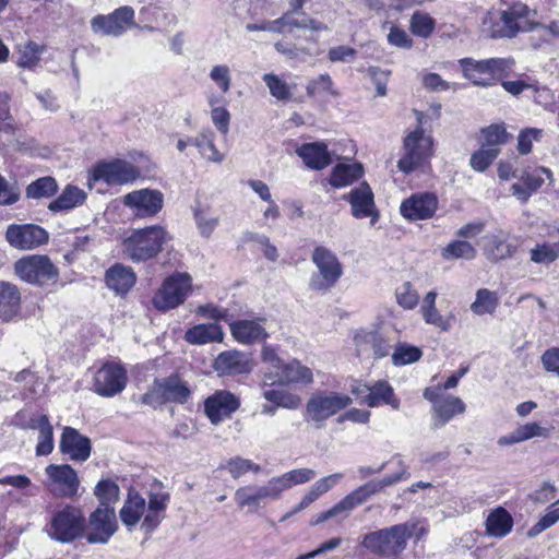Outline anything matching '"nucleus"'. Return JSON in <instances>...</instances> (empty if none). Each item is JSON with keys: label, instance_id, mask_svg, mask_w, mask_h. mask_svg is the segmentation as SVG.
Wrapping results in <instances>:
<instances>
[{"label": "nucleus", "instance_id": "f257e3e1", "mask_svg": "<svg viewBox=\"0 0 559 559\" xmlns=\"http://www.w3.org/2000/svg\"><path fill=\"white\" fill-rule=\"evenodd\" d=\"M168 239L167 231L159 225L134 229L123 239L122 252L134 263L145 262L156 257Z\"/></svg>", "mask_w": 559, "mask_h": 559}, {"label": "nucleus", "instance_id": "f03ea898", "mask_svg": "<svg viewBox=\"0 0 559 559\" xmlns=\"http://www.w3.org/2000/svg\"><path fill=\"white\" fill-rule=\"evenodd\" d=\"M412 527L402 523L370 532L362 536L360 544L376 556L395 557L406 548L413 533Z\"/></svg>", "mask_w": 559, "mask_h": 559}, {"label": "nucleus", "instance_id": "7ed1b4c3", "mask_svg": "<svg viewBox=\"0 0 559 559\" xmlns=\"http://www.w3.org/2000/svg\"><path fill=\"white\" fill-rule=\"evenodd\" d=\"M85 526L86 521L82 510L66 504L51 516L46 532L51 539L69 544L83 535Z\"/></svg>", "mask_w": 559, "mask_h": 559}, {"label": "nucleus", "instance_id": "20e7f679", "mask_svg": "<svg viewBox=\"0 0 559 559\" xmlns=\"http://www.w3.org/2000/svg\"><path fill=\"white\" fill-rule=\"evenodd\" d=\"M311 260L318 273L310 278V289L326 292L333 288L343 275V266L336 254L332 250L319 246L313 249Z\"/></svg>", "mask_w": 559, "mask_h": 559}, {"label": "nucleus", "instance_id": "39448f33", "mask_svg": "<svg viewBox=\"0 0 559 559\" xmlns=\"http://www.w3.org/2000/svg\"><path fill=\"white\" fill-rule=\"evenodd\" d=\"M192 286V278L187 273H175L166 277L155 293L152 304L159 311H168L182 305Z\"/></svg>", "mask_w": 559, "mask_h": 559}, {"label": "nucleus", "instance_id": "423d86ee", "mask_svg": "<svg viewBox=\"0 0 559 559\" xmlns=\"http://www.w3.org/2000/svg\"><path fill=\"white\" fill-rule=\"evenodd\" d=\"M352 399L342 393L318 391L313 393L306 404V414L309 420L321 428L324 421L340 411L346 408Z\"/></svg>", "mask_w": 559, "mask_h": 559}, {"label": "nucleus", "instance_id": "0eeeda50", "mask_svg": "<svg viewBox=\"0 0 559 559\" xmlns=\"http://www.w3.org/2000/svg\"><path fill=\"white\" fill-rule=\"evenodd\" d=\"M16 275L24 282L33 285L55 283L59 273L56 265L47 255H28L14 264Z\"/></svg>", "mask_w": 559, "mask_h": 559}, {"label": "nucleus", "instance_id": "6e6552de", "mask_svg": "<svg viewBox=\"0 0 559 559\" xmlns=\"http://www.w3.org/2000/svg\"><path fill=\"white\" fill-rule=\"evenodd\" d=\"M432 150V140L425 136L424 131L418 129L411 132L404 139V156L397 162V168L409 174L420 166L430 155Z\"/></svg>", "mask_w": 559, "mask_h": 559}, {"label": "nucleus", "instance_id": "1a4fd4ad", "mask_svg": "<svg viewBox=\"0 0 559 559\" xmlns=\"http://www.w3.org/2000/svg\"><path fill=\"white\" fill-rule=\"evenodd\" d=\"M128 382L126 368L116 361L105 362L94 376V391L103 397L121 393Z\"/></svg>", "mask_w": 559, "mask_h": 559}, {"label": "nucleus", "instance_id": "9d476101", "mask_svg": "<svg viewBox=\"0 0 559 559\" xmlns=\"http://www.w3.org/2000/svg\"><path fill=\"white\" fill-rule=\"evenodd\" d=\"M134 10L124 5L107 15H96L91 21V28L95 34L105 36H120L128 26L133 24Z\"/></svg>", "mask_w": 559, "mask_h": 559}, {"label": "nucleus", "instance_id": "9b49d317", "mask_svg": "<svg viewBox=\"0 0 559 559\" xmlns=\"http://www.w3.org/2000/svg\"><path fill=\"white\" fill-rule=\"evenodd\" d=\"M88 527L90 544H107L118 527L114 507H98L90 515Z\"/></svg>", "mask_w": 559, "mask_h": 559}, {"label": "nucleus", "instance_id": "f8f14e48", "mask_svg": "<svg viewBox=\"0 0 559 559\" xmlns=\"http://www.w3.org/2000/svg\"><path fill=\"white\" fill-rule=\"evenodd\" d=\"M139 173L129 162L115 159L98 163L93 170L92 179L107 185H124L136 179Z\"/></svg>", "mask_w": 559, "mask_h": 559}, {"label": "nucleus", "instance_id": "ddd939ff", "mask_svg": "<svg viewBox=\"0 0 559 559\" xmlns=\"http://www.w3.org/2000/svg\"><path fill=\"white\" fill-rule=\"evenodd\" d=\"M123 204L136 217H152L162 210L164 195L158 190H135L123 197Z\"/></svg>", "mask_w": 559, "mask_h": 559}, {"label": "nucleus", "instance_id": "4468645a", "mask_svg": "<svg viewBox=\"0 0 559 559\" xmlns=\"http://www.w3.org/2000/svg\"><path fill=\"white\" fill-rule=\"evenodd\" d=\"M283 492L278 477H273L263 486L238 488L235 492V501L240 508L259 506L264 500H278Z\"/></svg>", "mask_w": 559, "mask_h": 559}, {"label": "nucleus", "instance_id": "2eb2a0df", "mask_svg": "<svg viewBox=\"0 0 559 559\" xmlns=\"http://www.w3.org/2000/svg\"><path fill=\"white\" fill-rule=\"evenodd\" d=\"M45 472L55 485L52 491L57 497L72 499L78 496L81 481L72 466L49 464Z\"/></svg>", "mask_w": 559, "mask_h": 559}, {"label": "nucleus", "instance_id": "dca6fc26", "mask_svg": "<svg viewBox=\"0 0 559 559\" xmlns=\"http://www.w3.org/2000/svg\"><path fill=\"white\" fill-rule=\"evenodd\" d=\"M5 239L16 249L28 250L46 243L48 233L35 224H12L7 229Z\"/></svg>", "mask_w": 559, "mask_h": 559}, {"label": "nucleus", "instance_id": "f3484780", "mask_svg": "<svg viewBox=\"0 0 559 559\" xmlns=\"http://www.w3.org/2000/svg\"><path fill=\"white\" fill-rule=\"evenodd\" d=\"M240 407V399L226 390H218L204 401V413L212 425H218Z\"/></svg>", "mask_w": 559, "mask_h": 559}, {"label": "nucleus", "instance_id": "a211bd4d", "mask_svg": "<svg viewBox=\"0 0 559 559\" xmlns=\"http://www.w3.org/2000/svg\"><path fill=\"white\" fill-rule=\"evenodd\" d=\"M313 382L312 370L302 365L299 360L293 359L280 367L275 376L272 373L264 374V383L281 385L304 384L308 385Z\"/></svg>", "mask_w": 559, "mask_h": 559}, {"label": "nucleus", "instance_id": "6ab92c4d", "mask_svg": "<svg viewBox=\"0 0 559 559\" xmlns=\"http://www.w3.org/2000/svg\"><path fill=\"white\" fill-rule=\"evenodd\" d=\"M343 199L348 201L352 206V215L355 218L371 217V225H374L379 218V213L376 210L373 192L367 182L360 183L358 187L350 190L348 194L343 195Z\"/></svg>", "mask_w": 559, "mask_h": 559}, {"label": "nucleus", "instance_id": "aec40b11", "mask_svg": "<svg viewBox=\"0 0 559 559\" xmlns=\"http://www.w3.org/2000/svg\"><path fill=\"white\" fill-rule=\"evenodd\" d=\"M438 207V199L433 193H416L401 204V214L409 221L428 219Z\"/></svg>", "mask_w": 559, "mask_h": 559}, {"label": "nucleus", "instance_id": "412c9836", "mask_svg": "<svg viewBox=\"0 0 559 559\" xmlns=\"http://www.w3.org/2000/svg\"><path fill=\"white\" fill-rule=\"evenodd\" d=\"M60 450L72 461L85 462L91 455V440L81 435L75 428L64 427L60 440Z\"/></svg>", "mask_w": 559, "mask_h": 559}, {"label": "nucleus", "instance_id": "4be33fe9", "mask_svg": "<svg viewBox=\"0 0 559 559\" xmlns=\"http://www.w3.org/2000/svg\"><path fill=\"white\" fill-rule=\"evenodd\" d=\"M21 311V294L19 288L9 282H0V322L9 323L19 318Z\"/></svg>", "mask_w": 559, "mask_h": 559}, {"label": "nucleus", "instance_id": "5701e85b", "mask_svg": "<svg viewBox=\"0 0 559 559\" xmlns=\"http://www.w3.org/2000/svg\"><path fill=\"white\" fill-rule=\"evenodd\" d=\"M359 354L367 348L372 350L374 358H384L391 354L390 341L378 331H360L354 337Z\"/></svg>", "mask_w": 559, "mask_h": 559}, {"label": "nucleus", "instance_id": "b1692460", "mask_svg": "<svg viewBox=\"0 0 559 559\" xmlns=\"http://www.w3.org/2000/svg\"><path fill=\"white\" fill-rule=\"evenodd\" d=\"M214 369L222 374H241L249 373L251 365L246 354L238 350H226L215 358Z\"/></svg>", "mask_w": 559, "mask_h": 559}, {"label": "nucleus", "instance_id": "393cba45", "mask_svg": "<svg viewBox=\"0 0 559 559\" xmlns=\"http://www.w3.org/2000/svg\"><path fill=\"white\" fill-rule=\"evenodd\" d=\"M107 286L118 295L127 294L136 282V275L130 266L114 264L106 271Z\"/></svg>", "mask_w": 559, "mask_h": 559}, {"label": "nucleus", "instance_id": "a878e982", "mask_svg": "<svg viewBox=\"0 0 559 559\" xmlns=\"http://www.w3.org/2000/svg\"><path fill=\"white\" fill-rule=\"evenodd\" d=\"M307 167L321 170L332 162L328 146L322 142L305 143L296 151Z\"/></svg>", "mask_w": 559, "mask_h": 559}, {"label": "nucleus", "instance_id": "bb28decb", "mask_svg": "<svg viewBox=\"0 0 559 559\" xmlns=\"http://www.w3.org/2000/svg\"><path fill=\"white\" fill-rule=\"evenodd\" d=\"M231 335L242 344H252L267 337L265 329L258 320H238L229 324Z\"/></svg>", "mask_w": 559, "mask_h": 559}, {"label": "nucleus", "instance_id": "cd10ccee", "mask_svg": "<svg viewBox=\"0 0 559 559\" xmlns=\"http://www.w3.org/2000/svg\"><path fill=\"white\" fill-rule=\"evenodd\" d=\"M224 335L225 333L218 323H202L188 329L185 333V340L192 345H203L222 342Z\"/></svg>", "mask_w": 559, "mask_h": 559}, {"label": "nucleus", "instance_id": "c85d7f7f", "mask_svg": "<svg viewBox=\"0 0 559 559\" xmlns=\"http://www.w3.org/2000/svg\"><path fill=\"white\" fill-rule=\"evenodd\" d=\"M433 411V425L439 428L449 423L455 415L465 412L464 402L453 395H444L440 401L436 402Z\"/></svg>", "mask_w": 559, "mask_h": 559}, {"label": "nucleus", "instance_id": "c756f323", "mask_svg": "<svg viewBox=\"0 0 559 559\" xmlns=\"http://www.w3.org/2000/svg\"><path fill=\"white\" fill-rule=\"evenodd\" d=\"M513 524L512 515L504 508L498 507L486 519V533L495 538H503L511 533Z\"/></svg>", "mask_w": 559, "mask_h": 559}, {"label": "nucleus", "instance_id": "7c9ffc66", "mask_svg": "<svg viewBox=\"0 0 559 559\" xmlns=\"http://www.w3.org/2000/svg\"><path fill=\"white\" fill-rule=\"evenodd\" d=\"M146 501L136 491H129L119 515L122 524L132 531L145 511Z\"/></svg>", "mask_w": 559, "mask_h": 559}, {"label": "nucleus", "instance_id": "2f4dec72", "mask_svg": "<svg viewBox=\"0 0 559 559\" xmlns=\"http://www.w3.org/2000/svg\"><path fill=\"white\" fill-rule=\"evenodd\" d=\"M462 67L463 75L473 85L481 87H490L491 79H489V72L487 63L484 60H474L472 58H463L460 61Z\"/></svg>", "mask_w": 559, "mask_h": 559}, {"label": "nucleus", "instance_id": "473e14b6", "mask_svg": "<svg viewBox=\"0 0 559 559\" xmlns=\"http://www.w3.org/2000/svg\"><path fill=\"white\" fill-rule=\"evenodd\" d=\"M86 197L87 195L84 190L75 186L68 185L61 194L49 203L48 209L51 212L69 211L82 205L85 202Z\"/></svg>", "mask_w": 559, "mask_h": 559}, {"label": "nucleus", "instance_id": "72a5a7b5", "mask_svg": "<svg viewBox=\"0 0 559 559\" xmlns=\"http://www.w3.org/2000/svg\"><path fill=\"white\" fill-rule=\"evenodd\" d=\"M159 392L165 402L186 403L190 396L189 388L177 376L168 377L158 382Z\"/></svg>", "mask_w": 559, "mask_h": 559}, {"label": "nucleus", "instance_id": "f704fd0d", "mask_svg": "<svg viewBox=\"0 0 559 559\" xmlns=\"http://www.w3.org/2000/svg\"><path fill=\"white\" fill-rule=\"evenodd\" d=\"M379 492L381 491L379 484H377V479H371L350 491L341 500V502L344 506L345 511L349 512Z\"/></svg>", "mask_w": 559, "mask_h": 559}, {"label": "nucleus", "instance_id": "c9c22d12", "mask_svg": "<svg viewBox=\"0 0 559 559\" xmlns=\"http://www.w3.org/2000/svg\"><path fill=\"white\" fill-rule=\"evenodd\" d=\"M380 404L390 405L393 409H399L400 401L396 399L393 388L386 381H378L370 389V396L367 400V406L376 407Z\"/></svg>", "mask_w": 559, "mask_h": 559}, {"label": "nucleus", "instance_id": "e433bc0d", "mask_svg": "<svg viewBox=\"0 0 559 559\" xmlns=\"http://www.w3.org/2000/svg\"><path fill=\"white\" fill-rule=\"evenodd\" d=\"M362 173L360 164H338L331 173L330 183L335 188L346 187L361 177Z\"/></svg>", "mask_w": 559, "mask_h": 559}, {"label": "nucleus", "instance_id": "4c0bfd02", "mask_svg": "<svg viewBox=\"0 0 559 559\" xmlns=\"http://www.w3.org/2000/svg\"><path fill=\"white\" fill-rule=\"evenodd\" d=\"M214 133L210 130L190 138L191 145L195 146L200 154L210 162L221 163L224 159L223 154L218 152L214 144Z\"/></svg>", "mask_w": 559, "mask_h": 559}, {"label": "nucleus", "instance_id": "58836bf2", "mask_svg": "<svg viewBox=\"0 0 559 559\" xmlns=\"http://www.w3.org/2000/svg\"><path fill=\"white\" fill-rule=\"evenodd\" d=\"M499 305L497 293L487 288H480L476 292L475 300L471 305V310L477 316L492 314Z\"/></svg>", "mask_w": 559, "mask_h": 559}, {"label": "nucleus", "instance_id": "ea45409f", "mask_svg": "<svg viewBox=\"0 0 559 559\" xmlns=\"http://www.w3.org/2000/svg\"><path fill=\"white\" fill-rule=\"evenodd\" d=\"M421 357L423 350L420 347L405 342H399L391 354L392 364L396 367L414 364Z\"/></svg>", "mask_w": 559, "mask_h": 559}, {"label": "nucleus", "instance_id": "a19ab883", "mask_svg": "<svg viewBox=\"0 0 559 559\" xmlns=\"http://www.w3.org/2000/svg\"><path fill=\"white\" fill-rule=\"evenodd\" d=\"M269 88L270 95L280 102H289L293 97V86L282 80L277 74L266 73L262 78Z\"/></svg>", "mask_w": 559, "mask_h": 559}, {"label": "nucleus", "instance_id": "79ce46f5", "mask_svg": "<svg viewBox=\"0 0 559 559\" xmlns=\"http://www.w3.org/2000/svg\"><path fill=\"white\" fill-rule=\"evenodd\" d=\"M524 29L525 25L503 11L500 21L496 22L492 26L491 36L493 38H512L515 37L520 31Z\"/></svg>", "mask_w": 559, "mask_h": 559}, {"label": "nucleus", "instance_id": "37998d69", "mask_svg": "<svg viewBox=\"0 0 559 559\" xmlns=\"http://www.w3.org/2000/svg\"><path fill=\"white\" fill-rule=\"evenodd\" d=\"M58 190V185L55 178L47 176L38 178L31 182L25 190L26 198L28 199H43L53 195Z\"/></svg>", "mask_w": 559, "mask_h": 559}, {"label": "nucleus", "instance_id": "c03bdc74", "mask_svg": "<svg viewBox=\"0 0 559 559\" xmlns=\"http://www.w3.org/2000/svg\"><path fill=\"white\" fill-rule=\"evenodd\" d=\"M485 61L488 67V78L491 79V86L496 85L497 82L501 81L502 79L509 76L513 67L515 66V60L511 57L489 58L485 59Z\"/></svg>", "mask_w": 559, "mask_h": 559}, {"label": "nucleus", "instance_id": "a18cd8bd", "mask_svg": "<svg viewBox=\"0 0 559 559\" xmlns=\"http://www.w3.org/2000/svg\"><path fill=\"white\" fill-rule=\"evenodd\" d=\"M119 486L111 479H102L94 489L99 507H112L119 500Z\"/></svg>", "mask_w": 559, "mask_h": 559}, {"label": "nucleus", "instance_id": "49530a36", "mask_svg": "<svg viewBox=\"0 0 559 559\" xmlns=\"http://www.w3.org/2000/svg\"><path fill=\"white\" fill-rule=\"evenodd\" d=\"M263 397L275 404L277 407H283L287 409H296L300 406L301 400L298 395L289 393L284 390H265L263 392Z\"/></svg>", "mask_w": 559, "mask_h": 559}, {"label": "nucleus", "instance_id": "de8ad7c7", "mask_svg": "<svg viewBox=\"0 0 559 559\" xmlns=\"http://www.w3.org/2000/svg\"><path fill=\"white\" fill-rule=\"evenodd\" d=\"M442 257L445 260H472L476 257V249L468 241L455 240L450 242L445 248H443Z\"/></svg>", "mask_w": 559, "mask_h": 559}, {"label": "nucleus", "instance_id": "09e8293b", "mask_svg": "<svg viewBox=\"0 0 559 559\" xmlns=\"http://www.w3.org/2000/svg\"><path fill=\"white\" fill-rule=\"evenodd\" d=\"M317 473L310 468H298L287 472L277 476L283 488V491L292 488L295 485L306 484L316 477Z\"/></svg>", "mask_w": 559, "mask_h": 559}, {"label": "nucleus", "instance_id": "8fccbe9b", "mask_svg": "<svg viewBox=\"0 0 559 559\" xmlns=\"http://www.w3.org/2000/svg\"><path fill=\"white\" fill-rule=\"evenodd\" d=\"M559 521V499L554 502L547 510V512L535 523L528 531L527 537L533 538L539 535L542 532L551 527Z\"/></svg>", "mask_w": 559, "mask_h": 559}, {"label": "nucleus", "instance_id": "3c124183", "mask_svg": "<svg viewBox=\"0 0 559 559\" xmlns=\"http://www.w3.org/2000/svg\"><path fill=\"white\" fill-rule=\"evenodd\" d=\"M44 49V46H39L34 41H27L20 48L17 66L28 69L36 67L40 60V55L43 53Z\"/></svg>", "mask_w": 559, "mask_h": 559}, {"label": "nucleus", "instance_id": "603ef678", "mask_svg": "<svg viewBox=\"0 0 559 559\" xmlns=\"http://www.w3.org/2000/svg\"><path fill=\"white\" fill-rule=\"evenodd\" d=\"M193 217L201 237L209 239L218 226V217H210L205 209L195 206Z\"/></svg>", "mask_w": 559, "mask_h": 559}, {"label": "nucleus", "instance_id": "864d4df0", "mask_svg": "<svg viewBox=\"0 0 559 559\" xmlns=\"http://www.w3.org/2000/svg\"><path fill=\"white\" fill-rule=\"evenodd\" d=\"M39 427L38 443L36 447V454L38 456L48 455L53 450V428L48 418H44Z\"/></svg>", "mask_w": 559, "mask_h": 559}, {"label": "nucleus", "instance_id": "5fc2aeb1", "mask_svg": "<svg viewBox=\"0 0 559 559\" xmlns=\"http://www.w3.org/2000/svg\"><path fill=\"white\" fill-rule=\"evenodd\" d=\"M518 431L522 439V442L527 441L533 438H540L546 440L550 438L552 432L555 431L554 426H542L538 423H526L518 427Z\"/></svg>", "mask_w": 559, "mask_h": 559}, {"label": "nucleus", "instance_id": "6e6d98bb", "mask_svg": "<svg viewBox=\"0 0 559 559\" xmlns=\"http://www.w3.org/2000/svg\"><path fill=\"white\" fill-rule=\"evenodd\" d=\"M435 20L426 13L415 12L411 19L413 34L427 38L433 32Z\"/></svg>", "mask_w": 559, "mask_h": 559}, {"label": "nucleus", "instance_id": "4d7b16f0", "mask_svg": "<svg viewBox=\"0 0 559 559\" xmlns=\"http://www.w3.org/2000/svg\"><path fill=\"white\" fill-rule=\"evenodd\" d=\"M543 130L538 128H526L520 131L518 136V151L521 155H527L532 151L533 141H539Z\"/></svg>", "mask_w": 559, "mask_h": 559}, {"label": "nucleus", "instance_id": "13d9d810", "mask_svg": "<svg viewBox=\"0 0 559 559\" xmlns=\"http://www.w3.org/2000/svg\"><path fill=\"white\" fill-rule=\"evenodd\" d=\"M307 95L312 97L319 93H328L336 96L337 92L333 88V81L329 74H321L316 79L309 81L306 86Z\"/></svg>", "mask_w": 559, "mask_h": 559}, {"label": "nucleus", "instance_id": "bf43d9fd", "mask_svg": "<svg viewBox=\"0 0 559 559\" xmlns=\"http://www.w3.org/2000/svg\"><path fill=\"white\" fill-rule=\"evenodd\" d=\"M498 147H489L475 152L471 156V166L477 171H484L499 155Z\"/></svg>", "mask_w": 559, "mask_h": 559}, {"label": "nucleus", "instance_id": "052dcab7", "mask_svg": "<svg viewBox=\"0 0 559 559\" xmlns=\"http://www.w3.org/2000/svg\"><path fill=\"white\" fill-rule=\"evenodd\" d=\"M483 135L489 146L504 144L510 138L503 124H491L483 129Z\"/></svg>", "mask_w": 559, "mask_h": 559}, {"label": "nucleus", "instance_id": "680f3d73", "mask_svg": "<svg viewBox=\"0 0 559 559\" xmlns=\"http://www.w3.org/2000/svg\"><path fill=\"white\" fill-rule=\"evenodd\" d=\"M419 296L413 289L411 283L406 282L396 290V301L405 309H413L417 306Z\"/></svg>", "mask_w": 559, "mask_h": 559}, {"label": "nucleus", "instance_id": "e2e57ef3", "mask_svg": "<svg viewBox=\"0 0 559 559\" xmlns=\"http://www.w3.org/2000/svg\"><path fill=\"white\" fill-rule=\"evenodd\" d=\"M531 261L538 264H550L556 261V253L550 243H537L530 251Z\"/></svg>", "mask_w": 559, "mask_h": 559}, {"label": "nucleus", "instance_id": "0e129e2a", "mask_svg": "<svg viewBox=\"0 0 559 559\" xmlns=\"http://www.w3.org/2000/svg\"><path fill=\"white\" fill-rule=\"evenodd\" d=\"M210 78L222 92L226 93L230 88L231 76L228 66H214L210 72Z\"/></svg>", "mask_w": 559, "mask_h": 559}, {"label": "nucleus", "instance_id": "69168bd1", "mask_svg": "<svg viewBox=\"0 0 559 559\" xmlns=\"http://www.w3.org/2000/svg\"><path fill=\"white\" fill-rule=\"evenodd\" d=\"M20 189L16 185L9 183L0 176V205H9L15 203L20 199Z\"/></svg>", "mask_w": 559, "mask_h": 559}, {"label": "nucleus", "instance_id": "338daca9", "mask_svg": "<svg viewBox=\"0 0 559 559\" xmlns=\"http://www.w3.org/2000/svg\"><path fill=\"white\" fill-rule=\"evenodd\" d=\"M252 467V461L235 456L227 461L225 468L228 469L229 474L233 478L237 479L241 477L243 474L249 472Z\"/></svg>", "mask_w": 559, "mask_h": 559}, {"label": "nucleus", "instance_id": "774afa93", "mask_svg": "<svg viewBox=\"0 0 559 559\" xmlns=\"http://www.w3.org/2000/svg\"><path fill=\"white\" fill-rule=\"evenodd\" d=\"M357 51L345 45L332 47L328 51V58L331 62H352Z\"/></svg>", "mask_w": 559, "mask_h": 559}]
</instances>
